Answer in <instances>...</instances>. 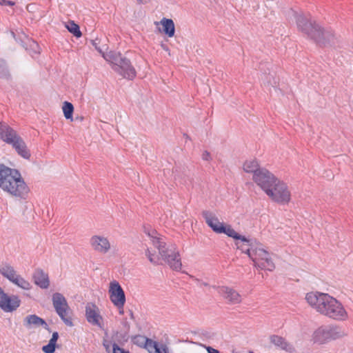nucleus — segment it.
I'll return each instance as SVG.
<instances>
[{
  "mask_svg": "<svg viewBox=\"0 0 353 353\" xmlns=\"http://www.w3.org/2000/svg\"><path fill=\"white\" fill-rule=\"evenodd\" d=\"M152 244L158 250L159 255H156L155 252H152L150 248H147L145 254L150 262L154 265H159V260L161 258L169 266L174 270L179 271L181 269V262L179 252L176 250L174 245H167L163 239L157 234L156 230H151L147 232Z\"/></svg>",
  "mask_w": 353,
  "mask_h": 353,
  "instance_id": "1",
  "label": "nucleus"
},
{
  "mask_svg": "<svg viewBox=\"0 0 353 353\" xmlns=\"http://www.w3.org/2000/svg\"><path fill=\"white\" fill-rule=\"evenodd\" d=\"M308 304L320 314L335 320L344 321L347 312L343 305L328 294L310 292L305 296Z\"/></svg>",
  "mask_w": 353,
  "mask_h": 353,
  "instance_id": "2",
  "label": "nucleus"
},
{
  "mask_svg": "<svg viewBox=\"0 0 353 353\" xmlns=\"http://www.w3.org/2000/svg\"><path fill=\"white\" fill-rule=\"evenodd\" d=\"M298 29L319 46L334 43V33L332 30H324L315 21L303 14H296Z\"/></svg>",
  "mask_w": 353,
  "mask_h": 353,
  "instance_id": "3",
  "label": "nucleus"
},
{
  "mask_svg": "<svg viewBox=\"0 0 353 353\" xmlns=\"http://www.w3.org/2000/svg\"><path fill=\"white\" fill-rule=\"evenodd\" d=\"M103 57L112 64V69L125 79H132L136 76V70L131 62L123 57L120 52L110 51L103 54Z\"/></svg>",
  "mask_w": 353,
  "mask_h": 353,
  "instance_id": "4",
  "label": "nucleus"
},
{
  "mask_svg": "<svg viewBox=\"0 0 353 353\" xmlns=\"http://www.w3.org/2000/svg\"><path fill=\"white\" fill-rule=\"evenodd\" d=\"M1 190L19 199H26L29 191L19 170L5 183Z\"/></svg>",
  "mask_w": 353,
  "mask_h": 353,
  "instance_id": "5",
  "label": "nucleus"
},
{
  "mask_svg": "<svg viewBox=\"0 0 353 353\" xmlns=\"http://www.w3.org/2000/svg\"><path fill=\"white\" fill-rule=\"evenodd\" d=\"M52 301L57 314L63 323L68 326H73L71 310L63 295L61 293L56 292L53 294Z\"/></svg>",
  "mask_w": 353,
  "mask_h": 353,
  "instance_id": "6",
  "label": "nucleus"
},
{
  "mask_svg": "<svg viewBox=\"0 0 353 353\" xmlns=\"http://www.w3.org/2000/svg\"><path fill=\"white\" fill-rule=\"evenodd\" d=\"M265 194L272 201L280 204L288 203L291 198V194L287 184L278 178Z\"/></svg>",
  "mask_w": 353,
  "mask_h": 353,
  "instance_id": "7",
  "label": "nucleus"
},
{
  "mask_svg": "<svg viewBox=\"0 0 353 353\" xmlns=\"http://www.w3.org/2000/svg\"><path fill=\"white\" fill-rule=\"evenodd\" d=\"M255 268L268 270L273 271L275 269V265L272 258V254L268 251L264 250L261 245H260L258 250L254 252L252 258Z\"/></svg>",
  "mask_w": 353,
  "mask_h": 353,
  "instance_id": "8",
  "label": "nucleus"
},
{
  "mask_svg": "<svg viewBox=\"0 0 353 353\" xmlns=\"http://www.w3.org/2000/svg\"><path fill=\"white\" fill-rule=\"evenodd\" d=\"M341 336L339 328L334 326H321L316 330L312 334V341L315 343L324 344L332 339Z\"/></svg>",
  "mask_w": 353,
  "mask_h": 353,
  "instance_id": "9",
  "label": "nucleus"
},
{
  "mask_svg": "<svg viewBox=\"0 0 353 353\" xmlns=\"http://www.w3.org/2000/svg\"><path fill=\"white\" fill-rule=\"evenodd\" d=\"M277 178L266 168H262L260 172L252 176V180L256 183L264 192L270 188L273 183L276 182Z\"/></svg>",
  "mask_w": 353,
  "mask_h": 353,
  "instance_id": "10",
  "label": "nucleus"
},
{
  "mask_svg": "<svg viewBox=\"0 0 353 353\" xmlns=\"http://www.w3.org/2000/svg\"><path fill=\"white\" fill-rule=\"evenodd\" d=\"M109 294L112 303L119 309H122L125 303V295L118 281L110 282Z\"/></svg>",
  "mask_w": 353,
  "mask_h": 353,
  "instance_id": "11",
  "label": "nucleus"
},
{
  "mask_svg": "<svg viewBox=\"0 0 353 353\" xmlns=\"http://www.w3.org/2000/svg\"><path fill=\"white\" fill-rule=\"evenodd\" d=\"M21 301L17 296H8L0 288V308L6 312L16 310L20 305Z\"/></svg>",
  "mask_w": 353,
  "mask_h": 353,
  "instance_id": "12",
  "label": "nucleus"
},
{
  "mask_svg": "<svg viewBox=\"0 0 353 353\" xmlns=\"http://www.w3.org/2000/svg\"><path fill=\"white\" fill-rule=\"evenodd\" d=\"M90 245L92 250L97 253L105 254L111 250L109 239L102 235H93L90 239Z\"/></svg>",
  "mask_w": 353,
  "mask_h": 353,
  "instance_id": "13",
  "label": "nucleus"
},
{
  "mask_svg": "<svg viewBox=\"0 0 353 353\" xmlns=\"http://www.w3.org/2000/svg\"><path fill=\"white\" fill-rule=\"evenodd\" d=\"M6 143L11 145L17 153L23 159H30V152L28 149L25 141L17 132L14 135L8 139Z\"/></svg>",
  "mask_w": 353,
  "mask_h": 353,
  "instance_id": "14",
  "label": "nucleus"
},
{
  "mask_svg": "<svg viewBox=\"0 0 353 353\" xmlns=\"http://www.w3.org/2000/svg\"><path fill=\"white\" fill-rule=\"evenodd\" d=\"M261 243L253 239L245 237V241H239L236 243L237 248L245 253L252 259L254 252L258 250Z\"/></svg>",
  "mask_w": 353,
  "mask_h": 353,
  "instance_id": "15",
  "label": "nucleus"
},
{
  "mask_svg": "<svg viewBox=\"0 0 353 353\" xmlns=\"http://www.w3.org/2000/svg\"><path fill=\"white\" fill-rule=\"evenodd\" d=\"M85 316L87 321L93 325L102 327V316L99 314V308L96 305L88 303L85 306Z\"/></svg>",
  "mask_w": 353,
  "mask_h": 353,
  "instance_id": "16",
  "label": "nucleus"
},
{
  "mask_svg": "<svg viewBox=\"0 0 353 353\" xmlns=\"http://www.w3.org/2000/svg\"><path fill=\"white\" fill-rule=\"evenodd\" d=\"M202 215L208 225L211 228L214 232L218 234H221V232H224L223 223L219 221L214 213L211 211L205 210L202 212Z\"/></svg>",
  "mask_w": 353,
  "mask_h": 353,
  "instance_id": "17",
  "label": "nucleus"
},
{
  "mask_svg": "<svg viewBox=\"0 0 353 353\" xmlns=\"http://www.w3.org/2000/svg\"><path fill=\"white\" fill-rule=\"evenodd\" d=\"M216 290L218 293L229 303L236 304L241 302V295L234 289L227 286H219Z\"/></svg>",
  "mask_w": 353,
  "mask_h": 353,
  "instance_id": "18",
  "label": "nucleus"
},
{
  "mask_svg": "<svg viewBox=\"0 0 353 353\" xmlns=\"http://www.w3.org/2000/svg\"><path fill=\"white\" fill-rule=\"evenodd\" d=\"M23 325L27 329L36 328L42 326L50 332V328L44 319L36 314L28 315L23 319Z\"/></svg>",
  "mask_w": 353,
  "mask_h": 353,
  "instance_id": "19",
  "label": "nucleus"
},
{
  "mask_svg": "<svg viewBox=\"0 0 353 353\" xmlns=\"http://www.w3.org/2000/svg\"><path fill=\"white\" fill-rule=\"evenodd\" d=\"M32 278L34 283L42 289H47L50 285L48 275L41 269H36Z\"/></svg>",
  "mask_w": 353,
  "mask_h": 353,
  "instance_id": "20",
  "label": "nucleus"
},
{
  "mask_svg": "<svg viewBox=\"0 0 353 353\" xmlns=\"http://www.w3.org/2000/svg\"><path fill=\"white\" fill-rule=\"evenodd\" d=\"M270 341L271 343L283 350L288 352H293L294 351L293 345L281 336L275 334L271 335L270 336Z\"/></svg>",
  "mask_w": 353,
  "mask_h": 353,
  "instance_id": "21",
  "label": "nucleus"
},
{
  "mask_svg": "<svg viewBox=\"0 0 353 353\" xmlns=\"http://www.w3.org/2000/svg\"><path fill=\"white\" fill-rule=\"evenodd\" d=\"M18 170L10 168L3 163H0V188L17 173Z\"/></svg>",
  "mask_w": 353,
  "mask_h": 353,
  "instance_id": "22",
  "label": "nucleus"
},
{
  "mask_svg": "<svg viewBox=\"0 0 353 353\" xmlns=\"http://www.w3.org/2000/svg\"><path fill=\"white\" fill-rule=\"evenodd\" d=\"M17 132L10 127L6 122L0 121V139L6 142Z\"/></svg>",
  "mask_w": 353,
  "mask_h": 353,
  "instance_id": "23",
  "label": "nucleus"
},
{
  "mask_svg": "<svg viewBox=\"0 0 353 353\" xmlns=\"http://www.w3.org/2000/svg\"><path fill=\"white\" fill-rule=\"evenodd\" d=\"M0 273L2 276L12 282L17 274L12 266L8 263L2 264L0 267Z\"/></svg>",
  "mask_w": 353,
  "mask_h": 353,
  "instance_id": "24",
  "label": "nucleus"
},
{
  "mask_svg": "<svg viewBox=\"0 0 353 353\" xmlns=\"http://www.w3.org/2000/svg\"><path fill=\"white\" fill-rule=\"evenodd\" d=\"M261 168L256 160H248L243 164V170L248 173H252V176L261 171Z\"/></svg>",
  "mask_w": 353,
  "mask_h": 353,
  "instance_id": "25",
  "label": "nucleus"
},
{
  "mask_svg": "<svg viewBox=\"0 0 353 353\" xmlns=\"http://www.w3.org/2000/svg\"><path fill=\"white\" fill-rule=\"evenodd\" d=\"M161 23L163 28V32L168 37H172L174 34L175 28L174 23L172 19H163L161 21Z\"/></svg>",
  "mask_w": 353,
  "mask_h": 353,
  "instance_id": "26",
  "label": "nucleus"
},
{
  "mask_svg": "<svg viewBox=\"0 0 353 353\" xmlns=\"http://www.w3.org/2000/svg\"><path fill=\"white\" fill-rule=\"evenodd\" d=\"M224 232H221V234H225L230 237H232L237 241H245V236L238 234L230 225H223Z\"/></svg>",
  "mask_w": 353,
  "mask_h": 353,
  "instance_id": "27",
  "label": "nucleus"
},
{
  "mask_svg": "<svg viewBox=\"0 0 353 353\" xmlns=\"http://www.w3.org/2000/svg\"><path fill=\"white\" fill-rule=\"evenodd\" d=\"M65 28L70 33H72L74 37L77 38H79L82 34L81 32L80 31L79 26L73 21H68L65 25Z\"/></svg>",
  "mask_w": 353,
  "mask_h": 353,
  "instance_id": "28",
  "label": "nucleus"
},
{
  "mask_svg": "<svg viewBox=\"0 0 353 353\" xmlns=\"http://www.w3.org/2000/svg\"><path fill=\"white\" fill-rule=\"evenodd\" d=\"M12 283L23 290H30L31 288L30 283L19 274H17Z\"/></svg>",
  "mask_w": 353,
  "mask_h": 353,
  "instance_id": "29",
  "label": "nucleus"
},
{
  "mask_svg": "<svg viewBox=\"0 0 353 353\" xmlns=\"http://www.w3.org/2000/svg\"><path fill=\"white\" fill-rule=\"evenodd\" d=\"M63 112L64 114V117L65 119H72V114L74 111V107L73 105L68 101H65L63 105Z\"/></svg>",
  "mask_w": 353,
  "mask_h": 353,
  "instance_id": "30",
  "label": "nucleus"
},
{
  "mask_svg": "<svg viewBox=\"0 0 353 353\" xmlns=\"http://www.w3.org/2000/svg\"><path fill=\"white\" fill-rule=\"evenodd\" d=\"M0 77L8 79L10 74L4 61L0 59Z\"/></svg>",
  "mask_w": 353,
  "mask_h": 353,
  "instance_id": "31",
  "label": "nucleus"
},
{
  "mask_svg": "<svg viewBox=\"0 0 353 353\" xmlns=\"http://www.w3.org/2000/svg\"><path fill=\"white\" fill-rule=\"evenodd\" d=\"M144 339L145 340V347L148 349L150 353H152V350L155 352L156 349H160L157 342L148 338H144Z\"/></svg>",
  "mask_w": 353,
  "mask_h": 353,
  "instance_id": "32",
  "label": "nucleus"
},
{
  "mask_svg": "<svg viewBox=\"0 0 353 353\" xmlns=\"http://www.w3.org/2000/svg\"><path fill=\"white\" fill-rule=\"evenodd\" d=\"M56 350V344L49 341L48 344L42 347V350L45 353H54Z\"/></svg>",
  "mask_w": 353,
  "mask_h": 353,
  "instance_id": "33",
  "label": "nucleus"
},
{
  "mask_svg": "<svg viewBox=\"0 0 353 353\" xmlns=\"http://www.w3.org/2000/svg\"><path fill=\"white\" fill-rule=\"evenodd\" d=\"M112 353H130L129 351L121 348L117 343L112 344Z\"/></svg>",
  "mask_w": 353,
  "mask_h": 353,
  "instance_id": "34",
  "label": "nucleus"
},
{
  "mask_svg": "<svg viewBox=\"0 0 353 353\" xmlns=\"http://www.w3.org/2000/svg\"><path fill=\"white\" fill-rule=\"evenodd\" d=\"M99 41H98L97 39H95V40H92V46L95 48V49L100 53L103 55V54H105L102 50L100 48V47L99 46Z\"/></svg>",
  "mask_w": 353,
  "mask_h": 353,
  "instance_id": "35",
  "label": "nucleus"
},
{
  "mask_svg": "<svg viewBox=\"0 0 353 353\" xmlns=\"http://www.w3.org/2000/svg\"><path fill=\"white\" fill-rule=\"evenodd\" d=\"M202 159L204 161H210L212 159L210 152L208 151H204L202 154Z\"/></svg>",
  "mask_w": 353,
  "mask_h": 353,
  "instance_id": "36",
  "label": "nucleus"
},
{
  "mask_svg": "<svg viewBox=\"0 0 353 353\" xmlns=\"http://www.w3.org/2000/svg\"><path fill=\"white\" fill-rule=\"evenodd\" d=\"M58 338H59V334L57 332H54L52 335V338L50 339V342H52L54 343H57V341L58 340Z\"/></svg>",
  "mask_w": 353,
  "mask_h": 353,
  "instance_id": "37",
  "label": "nucleus"
},
{
  "mask_svg": "<svg viewBox=\"0 0 353 353\" xmlns=\"http://www.w3.org/2000/svg\"><path fill=\"white\" fill-rule=\"evenodd\" d=\"M15 4L14 1H8V0H1L0 5H6L9 6H12Z\"/></svg>",
  "mask_w": 353,
  "mask_h": 353,
  "instance_id": "38",
  "label": "nucleus"
},
{
  "mask_svg": "<svg viewBox=\"0 0 353 353\" xmlns=\"http://www.w3.org/2000/svg\"><path fill=\"white\" fill-rule=\"evenodd\" d=\"M207 351L208 353H220L219 350H217L212 347H208Z\"/></svg>",
  "mask_w": 353,
  "mask_h": 353,
  "instance_id": "39",
  "label": "nucleus"
},
{
  "mask_svg": "<svg viewBox=\"0 0 353 353\" xmlns=\"http://www.w3.org/2000/svg\"><path fill=\"white\" fill-rule=\"evenodd\" d=\"M11 34L12 35V37H15L14 32H12V31L11 32Z\"/></svg>",
  "mask_w": 353,
  "mask_h": 353,
  "instance_id": "40",
  "label": "nucleus"
},
{
  "mask_svg": "<svg viewBox=\"0 0 353 353\" xmlns=\"http://www.w3.org/2000/svg\"><path fill=\"white\" fill-rule=\"evenodd\" d=\"M138 1H139L140 3H143L144 0H137Z\"/></svg>",
  "mask_w": 353,
  "mask_h": 353,
  "instance_id": "41",
  "label": "nucleus"
},
{
  "mask_svg": "<svg viewBox=\"0 0 353 353\" xmlns=\"http://www.w3.org/2000/svg\"><path fill=\"white\" fill-rule=\"evenodd\" d=\"M201 285H205H205H207L208 284H207V283H201Z\"/></svg>",
  "mask_w": 353,
  "mask_h": 353,
  "instance_id": "42",
  "label": "nucleus"
},
{
  "mask_svg": "<svg viewBox=\"0 0 353 353\" xmlns=\"http://www.w3.org/2000/svg\"><path fill=\"white\" fill-rule=\"evenodd\" d=\"M123 310H120V311H119V313H120V314H123Z\"/></svg>",
  "mask_w": 353,
  "mask_h": 353,
  "instance_id": "43",
  "label": "nucleus"
},
{
  "mask_svg": "<svg viewBox=\"0 0 353 353\" xmlns=\"http://www.w3.org/2000/svg\"><path fill=\"white\" fill-rule=\"evenodd\" d=\"M250 353H254L253 352H250Z\"/></svg>",
  "mask_w": 353,
  "mask_h": 353,
  "instance_id": "44",
  "label": "nucleus"
}]
</instances>
